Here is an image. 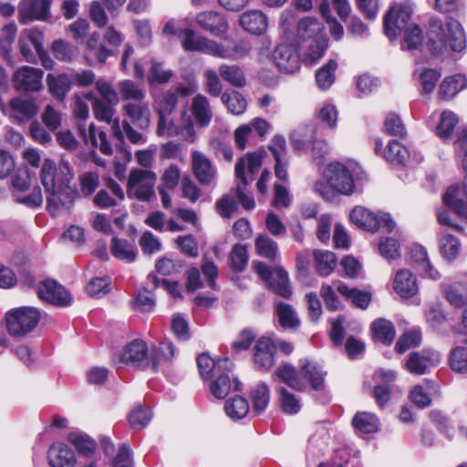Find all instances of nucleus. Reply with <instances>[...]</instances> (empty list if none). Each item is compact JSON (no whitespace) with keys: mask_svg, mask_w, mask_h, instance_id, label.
Here are the masks:
<instances>
[{"mask_svg":"<svg viewBox=\"0 0 467 467\" xmlns=\"http://www.w3.org/2000/svg\"><path fill=\"white\" fill-rule=\"evenodd\" d=\"M38 178L46 192L50 194L47 197V210L52 216L58 215L60 210L68 212L78 194L76 185H70L74 177H13L12 187L16 201L29 208L39 207L43 197Z\"/></svg>","mask_w":467,"mask_h":467,"instance_id":"1","label":"nucleus"},{"mask_svg":"<svg viewBox=\"0 0 467 467\" xmlns=\"http://www.w3.org/2000/svg\"><path fill=\"white\" fill-rule=\"evenodd\" d=\"M449 36L440 20H431L428 33V47L434 55L441 54L447 47V42L452 51L461 52L466 47V37L462 26L456 20L447 23Z\"/></svg>","mask_w":467,"mask_h":467,"instance_id":"2","label":"nucleus"},{"mask_svg":"<svg viewBox=\"0 0 467 467\" xmlns=\"http://www.w3.org/2000/svg\"><path fill=\"white\" fill-rule=\"evenodd\" d=\"M188 46L189 49H196L200 53L228 60H237L244 57L251 50L250 44L245 40H226L224 43H218L205 37L197 38L194 46H192V43Z\"/></svg>","mask_w":467,"mask_h":467,"instance_id":"3","label":"nucleus"},{"mask_svg":"<svg viewBox=\"0 0 467 467\" xmlns=\"http://www.w3.org/2000/svg\"><path fill=\"white\" fill-rule=\"evenodd\" d=\"M364 177H322L315 191L326 201L333 202L337 195H352L362 192Z\"/></svg>","mask_w":467,"mask_h":467,"instance_id":"4","label":"nucleus"},{"mask_svg":"<svg viewBox=\"0 0 467 467\" xmlns=\"http://www.w3.org/2000/svg\"><path fill=\"white\" fill-rule=\"evenodd\" d=\"M296 34L299 39L312 40L308 47V57L317 61L321 58L327 48V37L323 24L315 17L306 16L297 25Z\"/></svg>","mask_w":467,"mask_h":467,"instance_id":"5","label":"nucleus"},{"mask_svg":"<svg viewBox=\"0 0 467 467\" xmlns=\"http://www.w3.org/2000/svg\"><path fill=\"white\" fill-rule=\"evenodd\" d=\"M39 310L32 306L13 308L6 313V328L16 337L26 336L35 329L40 320Z\"/></svg>","mask_w":467,"mask_h":467,"instance_id":"6","label":"nucleus"},{"mask_svg":"<svg viewBox=\"0 0 467 467\" xmlns=\"http://www.w3.org/2000/svg\"><path fill=\"white\" fill-rule=\"evenodd\" d=\"M254 268L272 291L284 298L291 296L292 286L288 274L282 267L270 268L265 264L258 262L254 265Z\"/></svg>","mask_w":467,"mask_h":467,"instance_id":"7","label":"nucleus"},{"mask_svg":"<svg viewBox=\"0 0 467 467\" xmlns=\"http://www.w3.org/2000/svg\"><path fill=\"white\" fill-rule=\"evenodd\" d=\"M411 16L412 11L408 6L399 5L390 7L383 21L386 36L391 40L396 39L400 32L412 26L410 24Z\"/></svg>","mask_w":467,"mask_h":467,"instance_id":"8","label":"nucleus"},{"mask_svg":"<svg viewBox=\"0 0 467 467\" xmlns=\"http://www.w3.org/2000/svg\"><path fill=\"white\" fill-rule=\"evenodd\" d=\"M52 0H20L17 12L20 24L26 25L35 20L50 18Z\"/></svg>","mask_w":467,"mask_h":467,"instance_id":"9","label":"nucleus"},{"mask_svg":"<svg viewBox=\"0 0 467 467\" xmlns=\"http://www.w3.org/2000/svg\"><path fill=\"white\" fill-rule=\"evenodd\" d=\"M38 296L45 301L58 306H68L72 303L68 291L55 280H45L37 287Z\"/></svg>","mask_w":467,"mask_h":467,"instance_id":"10","label":"nucleus"},{"mask_svg":"<svg viewBox=\"0 0 467 467\" xmlns=\"http://www.w3.org/2000/svg\"><path fill=\"white\" fill-rule=\"evenodd\" d=\"M441 360L440 354L431 349L411 352L406 361L407 370L414 375H423L431 366L437 365Z\"/></svg>","mask_w":467,"mask_h":467,"instance_id":"11","label":"nucleus"},{"mask_svg":"<svg viewBox=\"0 0 467 467\" xmlns=\"http://www.w3.org/2000/svg\"><path fill=\"white\" fill-rule=\"evenodd\" d=\"M273 59L283 73L294 74L300 68L299 55L291 45H278L273 52Z\"/></svg>","mask_w":467,"mask_h":467,"instance_id":"12","label":"nucleus"},{"mask_svg":"<svg viewBox=\"0 0 467 467\" xmlns=\"http://www.w3.org/2000/svg\"><path fill=\"white\" fill-rule=\"evenodd\" d=\"M44 72L40 68L23 67L14 75V86L17 90L38 91L42 88Z\"/></svg>","mask_w":467,"mask_h":467,"instance_id":"13","label":"nucleus"},{"mask_svg":"<svg viewBox=\"0 0 467 467\" xmlns=\"http://www.w3.org/2000/svg\"><path fill=\"white\" fill-rule=\"evenodd\" d=\"M121 360L142 369L150 368V361L146 342L141 339L132 340L124 348Z\"/></svg>","mask_w":467,"mask_h":467,"instance_id":"14","label":"nucleus"},{"mask_svg":"<svg viewBox=\"0 0 467 467\" xmlns=\"http://www.w3.org/2000/svg\"><path fill=\"white\" fill-rule=\"evenodd\" d=\"M78 134L87 145L99 149L104 155L109 156L113 153L112 146L110 145L105 131H98L93 123L89 124L88 129H86L85 124L78 123Z\"/></svg>","mask_w":467,"mask_h":467,"instance_id":"15","label":"nucleus"},{"mask_svg":"<svg viewBox=\"0 0 467 467\" xmlns=\"http://www.w3.org/2000/svg\"><path fill=\"white\" fill-rule=\"evenodd\" d=\"M196 23L202 29L215 36H223L229 28L224 16L215 11L201 12L196 16Z\"/></svg>","mask_w":467,"mask_h":467,"instance_id":"16","label":"nucleus"},{"mask_svg":"<svg viewBox=\"0 0 467 467\" xmlns=\"http://www.w3.org/2000/svg\"><path fill=\"white\" fill-rule=\"evenodd\" d=\"M189 94V87L183 85L161 93L154 99L158 114H171L176 108L179 97H187Z\"/></svg>","mask_w":467,"mask_h":467,"instance_id":"17","label":"nucleus"},{"mask_svg":"<svg viewBox=\"0 0 467 467\" xmlns=\"http://www.w3.org/2000/svg\"><path fill=\"white\" fill-rule=\"evenodd\" d=\"M123 113L130 122L140 130H147L150 123V110L149 103L145 100L140 102H127L122 108Z\"/></svg>","mask_w":467,"mask_h":467,"instance_id":"18","label":"nucleus"},{"mask_svg":"<svg viewBox=\"0 0 467 467\" xmlns=\"http://www.w3.org/2000/svg\"><path fill=\"white\" fill-rule=\"evenodd\" d=\"M275 347L270 338L263 337L257 339L254 354L255 366L262 370L270 369L275 363Z\"/></svg>","mask_w":467,"mask_h":467,"instance_id":"19","label":"nucleus"},{"mask_svg":"<svg viewBox=\"0 0 467 467\" xmlns=\"http://www.w3.org/2000/svg\"><path fill=\"white\" fill-rule=\"evenodd\" d=\"M190 110L197 127L206 128L210 125L213 113L210 101L204 95L197 94L192 98Z\"/></svg>","mask_w":467,"mask_h":467,"instance_id":"20","label":"nucleus"},{"mask_svg":"<svg viewBox=\"0 0 467 467\" xmlns=\"http://www.w3.org/2000/svg\"><path fill=\"white\" fill-rule=\"evenodd\" d=\"M197 364L200 375L202 379H212L223 370L231 371L234 364L228 358H220L214 361L209 355L202 353L197 358Z\"/></svg>","mask_w":467,"mask_h":467,"instance_id":"21","label":"nucleus"},{"mask_svg":"<svg viewBox=\"0 0 467 467\" xmlns=\"http://www.w3.org/2000/svg\"><path fill=\"white\" fill-rule=\"evenodd\" d=\"M47 459L51 467H75L77 462L74 451L63 442L49 447Z\"/></svg>","mask_w":467,"mask_h":467,"instance_id":"22","label":"nucleus"},{"mask_svg":"<svg viewBox=\"0 0 467 467\" xmlns=\"http://www.w3.org/2000/svg\"><path fill=\"white\" fill-rule=\"evenodd\" d=\"M37 111L38 108L31 99L16 97L10 101V117L19 123L32 119Z\"/></svg>","mask_w":467,"mask_h":467,"instance_id":"23","label":"nucleus"},{"mask_svg":"<svg viewBox=\"0 0 467 467\" xmlns=\"http://www.w3.org/2000/svg\"><path fill=\"white\" fill-rule=\"evenodd\" d=\"M239 23L244 30L256 36L264 34L268 26L266 16L258 10H248L243 13Z\"/></svg>","mask_w":467,"mask_h":467,"instance_id":"24","label":"nucleus"},{"mask_svg":"<svg viewBox=\"0 0 467 467\" xmlns=\"http://www.w3.org/2000/svg\"><path fill=\"white\" fill-rule=\"evenodd\" d=\"M231 371L227 370H221L220 372H217L214 378V380L210 385V390L211 393L217 399H223L225 398L229 392L234 390H239L240 388V382L236 378L233 379V381L231 379L230 373Z\"/></svg>","mask_w":467,"mask_h":467,"instance_id":"25","label":"nucleus"},{"mask_svg":"<svg viewBox=\"0 0 467 467\" xmlns=\"http://www.w3.org/2000/svg\"><path fill=\"white\" fill-rule=\"evenodd\" d=\"M393 288L400 297H412L419 290L416 276L410 270H400L395 275Z\"/></svg>","mask_w":467,"mask_h":467,"instance_id":"26","label":"nucleus"},{"mask_svg":"<svg viewBox=\"0 0 467 467\" xmlns=\"http://www.w3.org/2000/svg\"><path fill=\"white\" fill-rule=\"evenodd\" d=\"M299 374L308 381L313 389L322 390L324 389L326 372L317 363L307 358L300 359Z\"/></svg>","mask_w":467,"mask_h":467,"instance_id":"27","label":"nucleus"},{"mask_svg":"<svg viewBox=\"0 0 467 467\" xmlns=\"http://www.w3.org/2000/svg\"><path fill=\"white\" fill-rule=\"evenodd\" d=\"M154 177H129L127 182L128 195L139 201H149L154 194L153 182L150 179Z\"/></svg>","mask_w":467,"mask_h":467,"instance_id":"28","label":"nucleus"},{"mask_svg":"<svg viewBox=\"0 0 467 467\" xmlns=\"http://www.w3.org/2000/svg\"><path fill=\"white\" fill-rule=\"evenodd\" d=\"M175 355V348L170 340H163L158 346L151 348L150 355V368L158 371L164 365L171 362Z\"/></svg>","mask_w":467,"mask_h":467,"instance_id":"29","label":"nucleus"},{"mask_svg":"<svg viewBox=\"0 0 467 467\" xmlns=\"http://www.w3.org/2000/svg\"><path fill=\"white\" fill-rule=\"evenodd\" d=\"M410 257L416 269L424 276L437 280L440 278V273L434 269L428 258L426 249L420 245H415L411 248Z\"/></svg>","mask_w":467,"mask_h":467,"instance_id":"30","label":"nucleus"},{"mask_svg":"<svg viewBox=\"0 0 467 467\" xmlns=\"http://www.w3.org/2000/svg\"><path fill=\"white\" fill-rule=\"evenodd\" d=\"M275 159V175H286L287 160H286V142L282 135H275L271 144L268 146Z\"/></svg>","mask_w":467,"mask_h":467,"instance_id":"31","label":"nucleus"},{"mask_svg":"<svg viewBox=\"0 0 467 467\" xmlns=\"http://www.w3.org/2000/svg\"><path fill=\"white\" fill-rule=\"evenodd\" d=\"M266 151L259 150L257 151L249 152L244 157L238 159L234 171L237 176L244 175L245 170L251 174L258 172L262 166L263 160L266 157Z\"/></svg>","mask_w":467,"mask_h":467,"instance_id":"32","label":"nucleus"},{"mask_svg":"<svg viewBox=\"0 0 467 467\" xmlns=\"http://www.w3.org/2000/svg\"><path fill=\"white\" fill-rule=\"evenodd\" d=\"M467 88V78L464 75L456 74L445 78L439 87V97L443 100L453 99L459 92Z\"/></svg>","mask_w":467,"mask_h":467,"instance_id":"33","label":"nucleus"},{"mask_svg":"<svg viewBox=\"0 0 467 467\" xmlns=\"http://www.w3.org/2000/svg\"><path fill=\"white\" fill-rule=\"evenodd\" d=\"M69 77L68 72L58 75L48 74L47 77L50 93L61 102L65 99L72 88V82Z\"/></svg>","mask_w":467,"mask_h":467,"instance_id":"34","label":"nucleus"},{"mask_svg":"<svg viewBox=\"0 0 467 467\" xmlns=\"http://www.w3.org/2000/svg\"><path fill=\"white\" fill-rule=\"evenodd\" d=\"M377 214L361 206L355 207L349 215L353 223L369 232L379 230V223L377 220Z\"/></svg>","mask_w":467,"mask_h":467,"instance_id":"35","label":"nucleus"},{"mask_svg":"<svg viewBox=\"0 0 467 467\" xmlns=\"http://www.w3.org/2000/svg\"><path fill=\"white\" fill-rule=\"evenodd\" d=\"M163 33L167 35H173L180 38L183 49L188 52H198L196 49H189V43H192V46H194L197 38H205V36L196 35V33L191 28L178 27L174 21H169L166 23L163 28Z\"/></svg>","mask_w":467,"mask_h":467,"instance_id":"36","label":"nucleus"},{"mask_svg":"<svg viewBox=\"0 0 467 467\" xmlns=\"http://www.w3.org/2000/svg\"><path fill=\"white\" fill-rule=\"evenodd\" d=\"M440 252L448 262L455 260L461 252V243L454 235L441 232L439 235Z\"/></svg>","mask_w":467,"mask_h":467,"instance_id":"37","label":"nucleus"},{"mask_svg":"<svg viewBox=\"0 0 467 467\" xmlns=\"http://www.w3.org/2000/svg\"><path fill=\"white\" fill-rule=\"evenodd\" d=\"M120 99L127 102H140L146 99V90L133 80L125 79L118 84Z\"/></svg>","mask_w":467,"mask_h":467,"instance_id":"38","label":"nucleus"},{"mask_svg":"<svg viewBox=\"0 0 467 467\" xmlns=\"http://www.w3.org/2000/svg\"><path fill=\"white\" fill-rule=\"evenodd\" d=\"M330 175H361L365 172L363 166L353 159L344 161H332L327 166Z\"/></svg>","mask_w":467,"mask_h":467,"instance_id":"39","label":"nucleus"},{"mask_svg":"<svg viewBox=\"0 0 467 467\" xmlns=\"http://www.w3.org/2000/svg\"><path fill=\"white\" fill-rule=\"evenodd\" d=\"M385 160L394 165L405 166L410 158L408 149L398 140H390L383 152Z\"/></svg>","mask_w":467,"mask_h":467,"instance_id":"40","label":"nucleus"},{"mask_svg":"<svg viewBox=\"0 0 467 467\" xmlns=\"http://www.w3.org/2000/svg\"><path fill=\"white\" fill-rule=\"evenodd\" d=\"M111 253L119 260L131 263L135 260L137 250L133 242L113 237L111 240Z\"/></svg>","mask_w":467,"mask_h":467,"instance_id":"41","label":"nucleus"},{"mask_svg":"<svg viewBox=\"0 0 467 467\" xmlns=\"http://www.w3.org/2000/svg\"><path fill=\"white\" fill-rule=\"evenodd\" d=\"M371 330L375 340L386 345H390L396 335L393 324L384 318L375 320L371 325Z\"/></svg>","mask_w":467,"mask_h":467,"instance_id":"42","label":"nucleus"},{"mask_svg":"<svg viewBox=\"0 0 467 467\" xmlns=\"http://www.w3.org/2000/svg\"><path fill=\"white\" fill-rule=\"evenodd\" d=\"M220 77L225 82L235 88L245 86V77L243 69L237 65L222 64L218 67Z\"/></svg>","mask_w":467,"mask_h":467,"instance_id":"43","label":"nucleus"},{"mask_svg":"<svg viewBox=\"0 0 467 467\" xmlns=\"http://www.w3.org/2000/svg\"><path fill=\"white\" fill-rule=\"evenodd\" d=\"M313 254L318 274L322 276L329 275L337 263L335 254L327 250H316Z\"/></svg>","mask_w":467,"mask_h":467,"instance_id":"44","label":"nucleus"},{"mask_svg":"<svg viewBox=\"0 0 467 467\" xmlns=\"http://www.w3.org/2000/svg\"><path fill=\"white\" fill-rule=\"evenodd\" d=\"M275 377L296 390H303L305 384L298 377L295 368L290 364H281L275 372Z\"/></svg>","mask_w":467,"mask_h":467,"instance_id":"45","label":"nucleus"},{"mask_svg":"<svg viewBox=\"0 0 467 467\" xmlns=\"http://www.w3.org/2000/svg\"><path fill=\"white\" fill-rule=\"evenodd\" d=\"M275 312L278 321L284 328H296L300 325V320L295 309L289 304L278 302L275 305Z\"/></svg>","mask_w":467,"mask_h":467,"instance_id":"46","label":"nucleus"},{"mask_svg":"<svg viewBox=\"0 0 467 467\" xmlns=\"http://www.w3.org/2000/svg\"><path fill=\"white\" fill-rule=\"evenodd\" d=\"M337 289L339 294L350 299L359 308L366 309L369 306L371 301L369 293L356 288H349L345 284H339Z\"/></svg>","mask_w":467,"mask_h":467,"instance_id":"47","label":"nucleus"},{"mask_svg":"<svg viewBox=\"0 0 467 467\" xmlns=\"http://www.w3.org/2000/svg\"><path fill=\"white\" fill-rule=\"evenodd\" d=\"M458 123L459 118L454 112L444 110L436 128L437 136L443 140L451 138Z\"/></svg>","mask_w":467,"mask_h":467,"instance_id":"48","label":"nucleus"},{"mask_svg":"<svg viewBox=\"0 0 467 467\" xmlns=\"http://www.w3.org/2000/svg\"><path fill=\"white\" fill-rule=\"evenodd\" d=\"M99 39V34L98 32H93L88 37L86 45L89 53L99 63L103 65L106 63L108 57L113 55V52L101 44Z\"/></svg>","mask_w":467,"mask_h":467,"instance_id":"49","label":"nucleus"},{"mask_svg":"<svg viewBox=\"0 0 467 467\" xmlns=\"http://www.w3.org/2000/svg\"><path fill=\"white\" fill-rule=\"evenodd\" d=\"M223 103L227 107L228 110L234 115H241L246 109V100L238 91L224 92L221 96Z\"/></svg>","mask_w":467,"mask_h":467,"instance_id":"50","label":"nucleus"},{"mask_svg":"<svg viewBox=\"0 0 467 467\" xmlns=\"http://www.w3.org/2000/svg\"><path fill=\"white\" fill-rule=\"evenodd\" d=\"M224 410L231 419L240 420L247 415L249 403L246 399L241 396H235L231 400L225 402Z\"/></svg>","mask_w":467,"mask_h":467,"instance_id":"51","label":"nucleus"},{"mask_svg":"<svg viewBox=\"0 0 467 467\" xmlns=\"http://www.w3.org/2000/svg\"><path fill=\"white\" fill-rule=\"evenodd\" d=\"M404 36L401 43L403 50H417L422 47L423 36L420 27L418 25H412L403 30Z\"/></svg>","mask_w":467,"mask_h":467,"instance_id":"52","label":"nucleus"},{"mask_svg":"<svg viewBox=\"0 0 467 467\" xmlns=\"http://www.w3.org/2000/svg\"><path fill=\"white\" fill-rule=\"evenodd\" d=\"M337 67L336 60L330 59L316 73V81L320 89H327L335 81V71Z\"/></svg>","mask_w":467,"mask_h":467,"instance_id":"53","label":"nucleus"},{"mask_svg":"<svg viewBox=\"0 0 467 467\" xmlns=\"http://www.w3.org/2000/svg\"><path fill=\"white\" fill-rule=\"evenodd\" d=\"M193 175H214L215 169L211 160L202 152L194 150L192 153Z\"/></svg>","mask_w":467,"mask_h":467,"instance_id":"54","label":"nucleus"},{"mask_svg":"<svg viewBox=\"0 0 467 467\" xmlns=\"http://www.w3.org/2000/svg\"><path fill=\"white\" fill-rule=\"evenodd\" d=\"M255 248L259 255L275 261L277 256L278 245L266 234H260L255 239Z\"/></svg>","mask_w":467,"mask_h":467,"instance_id":"55","label":"nucleus"},{"mask_svg":"<svg viewBox=\"0 0 467 467\" xmlns=\"http://www.w3.org/2000/svg\"><path fill=\"white\" fill-rule=\"evenodd\" d=\"M352 424L357 430L364 433H372L378 430L379 420L372 413L358 412L354 416Z\"/></svg>","mask_w":467,"mask_h":467,"instance_id":"56","label":"nucleus"},{"mask_svg":"<svg viewBox=\"0 0 467 467\" xmlns=\"http://www.w3.org/2000/svg\"><path fill=\"white\" fill-rule=\"evenodd\" d=\"M248 262L247 247L243 244H236L230 252V267L234 272H242Z\"/></svg>","mask_w":467,"mask_h":467,"instance_id":"57","label":"nucleus"},{"mask_svg":"<svg viewBox=\"0 0 467 467\" xmlns=\"http://www.w3.org/2000/svg\"><path fill=\"white\" fill-rule=\"evenodd\" d=\"M253 177H241V182L235 188V197L244 209L251 211L254 208L255 202L252 192L246 189L247 185L252 182Z\"/></svg>","mask_w":467,"mask_h":467,"instance_id":"58","label":"nucleus"},{"mask_svg":"<svg viewBox=\"0 0 467 467\" xmlns=\"http://www.w3.org/2000/svg\"><path fill=\"white\" fill-rule=\"evenodd\" d=\"M383 132L389 136L405 138L407 135L405 125L399 115L389 113L384 121Z\"/></svg>","mask_w":467,"mask_h":467,"instance_id":"59","label":"nucleus"},{"mask_svg":"<svg viewBox=\"0 0 467 467\" xmlns=\"http://www.w3.org/2000/svg\"><path fill=\"white\" fill-rule=\"evenodd\" d=\"M129 423L134 430L145 428L151 420V411L149 408L139 405L129 415Z\"/></svg>","mask_w":467,"mask_h":467,"instance_id":"60","label":"nucleus"},{"mask_svg":"<svg viewBox=\"0 0 467 467\" xmlns=\"http://www.w3.org/2000/svg\"><path fill=\"white\" fill-rule=\"evenodd\" d=\"M67 441L74 444L79 453L86 456L91 455L96 448V443L88 436L79 433H69Z\"/></svg>","mask_w":467,"mask_h":467,"instance_id":"61","label":"nucleus"},{"mask_svg":"<svg viewBox=\"0 0 467 467\" xmlns=\"http://www.w3.org/2000/svg\"><path fill=\"white\" fill-rule=\"evenodd\" d=\"M252 398L254 410L257 413L264 411L270 400V391L267 385L264 382L259 383L252 391Z\"/></svg>","mask_w":467,"mask_h":467,"instance_id":"62","label":"nucleus"},{"mask_svg":"<svg viewBox=\"0 0 467 467\" xmlns=\"http://www.w3.org/2000/svg\"><path fill=\"white\" fill-rule=\"evenodd\" d=\"M421 341V334L418 330L405 332L398 339L395 348L398 353L402 354L410 348L418 347Z\"/></svg>","mask_w":467,"mask_h":467,"instance_id":"63","label":"nucleus"},{"mask_svg":"<svg viewBox=\"0 0 467 467\" xmlns=\"http://www.w3.org/2000/svg\"><path fill=\"white\" fill-rule=\"evenodd\" d=\"M450 367L459 373L467 372V348L457 347L451 350Z\"/></svg>","mask_w":467,"mask_h":467,"instance_id":"64","label":"nucleus"}]
</instances>
